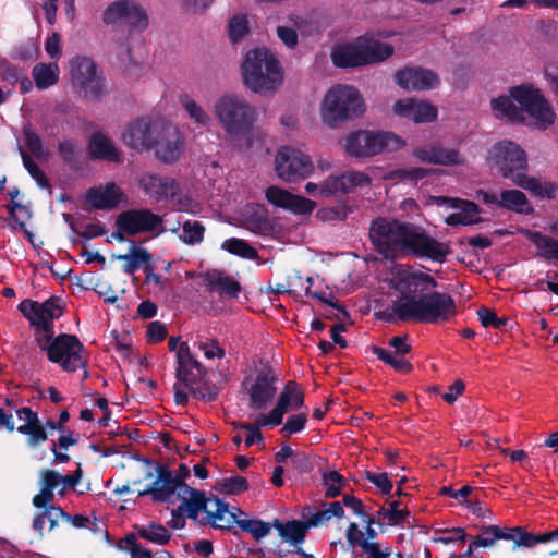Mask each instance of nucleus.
Segmentation results:
<instances>
[{"label":"nucleus","mask_w":558,"mask_h":558,"mask_svg":"<svg viewBox=\"0 0 558 558\" xmlns=\"http://www.w3.org/2000/svg\"><path fill=\"white\" fill-rule=\"evenodd\" d=\"M365 111L364 100L357 88L350 85H336L324 97L322 119L330 128L354 119Z\"/></svg>","instance_id":"6"},{"label":"nucleus","mask_w":558,"mask_h":558,"mask_svg":"<svg viewBox=\"0 0 558 558\" xmlns=\"http://www.w3.org/2000/svg\"><path fill=\"white\" fill-rule=\"evenodd\" d=\"M499 208L524 216L534 214V207L527 196L515 189L502 190L499 193Z\"/></svg>","instance_id":"32"},{"label":"nucleus","mask_w":558,"mask_h":558,"mask_svg":"<svg viewBox=\"0 0 558 558\" xmlns=\"http://www.w3.org/2000/svg\"><path fill=\"white\" fill-rule=\"evenodd\" d=\"M23 71L4 58H0V78L8 85L14 86L21 80Z\"/></svg>","instance_id":"59"},{"label":"nucleus","mask_w":558,"mask_h":558,"mask_svg":"<svg viewBox=\"0 0 558 558\" xmlns=\"http://www.w3.org/2000/svg\"><path fill=\"white\" fill-rule=\"evenodd\" d=\"M163 218L148 208H132L120 213L116 226L126 232L128 236L141 233L162 232Z\"/></svg>","instance_id":"13"},{"label":"nucleus","mask_w":558,"mask_h":558,"mask_svg":"<svg viewBox=\"0 0 558 558\" xmlns=\"http://www.w3.org/2000/svg\"><path fill=\"white\" fill-rule=\"evenodd\" d=\"M88 154L94 160H104L119 163L122 161L120 151L112 141L102 132L92 133L88 140Z\"/></svg>","instance_id":"29"},{"label":"nucleus","mask_w":558,"mask_h":558,"mask_svg":"<svg viewBox=\"0 0 558 558\" xmlns=\"http://www.w3.org/2000/svg\"><path fill=\"white\" fill-rule=\"evenodd\" d=\"M404 305H409L408 295L407 293H400V296L392 302V306L390 308L375 312L374 315L377 319L390 324H393L397 320L412 322V318L405 317L402 313Z\"/></svg>","instance_id":"44"},{"label":"nucleus","mask_w":558,"mask_h":558,"mask_svg":"<svg viewBox=\"0 0 558 558\" xmlns=\"http://www.w3.org/2000/svg\"><path fill=\"white\" fill-rule=\"evenodd\" d=\"M205 227L199 221L186 220L182 225L180 240L187 245L199 244L204 240Z\"/></svg>","instance_id":"48"},{"label":"nucleus","mask_w":558,"mask_h":558,"mask_svg":"<svg viewBox=\"0 0 558 558\" xmlns=\"http://www.w3.org/2000/svg\"><path fill=\"white\" fill-rule=\"evenodd\" d=\"M508 92V95L490 100L492 110L497 118L523 123L526 113L539 130H546L555 123L554 108L539 88L533 84H520L510 87Z\"/></svg>","instance_id":"3"},{"label":"nucleus","mask_w":558,"mask_h":558,"mask_svg":"<svg viewBox=\"0 0 558 558\" xmlns=\"http://www.w3.org/2000/svg\"><path fill=\"white\" fill-rule=\"evenodd\" d=\"M207 369L191 353L187 342H181L177 354L175 378L183 383L193 398L213 402L219 396V387L206 379Z\"/></svg>","instance_id":"5"},{"label":"nucleus","mask_w":558,"mask_h":558,"mask_svg":"<svg viewBox=\"0 0 558 558\" xmlns=\"http://www.w3.org/2000/svg\"><path fill=\"white\" fill-rule=\"evenodd\" d=\"M209 292H218L221 296L238 298L241 284L233 277L226 275L223 270L211 269L203 275Z\"/></svg>","instance_id":"28"},{"label":"nucleus","mask_w":558,"mask_h":558,"mask_svg":"<svg viewBox=\"0 0 558 558\" xmlns=\"http://www.w3.org/2000/svg\"><path fill=\"white\" fill-rule=\"evenodd\" d=\"M23 134L25 143L35 158L44 159L48 156V153L44 149L40 136L32 129L31 124L23 128Z\"/></svg>","instance_id":"53"},{"label":"nucleus","mask_w":558,"mask_h":558,"mask_svg":"<svg viewBox=\"0 0 558 558\" xmlns=\"http://www.w3.org/2000/svg\"><path fill=\"white\" fill-rule=\"evenodd\" d=\"M123 196L122 190L114 182H109L88 189L86 202L94 209L111 210L118 207Z\"/></svg>","instance_id":"25"},{"label":"nucleus","mask_w":558,"mask_h":558,"mask_svg":"<svg viewBox=\"0 0 558 558\" xmlns=\"http://www.w3.org/2000/svg\"><path fill=\"white\" fill-rule=\"evenodd\" d=\"M307 423V414L299 413L294 415H290L282 428L280 429V434L283 437H290L293 434H298L304 430Z\"/></svg>","instance_id":"58"},{"label":"nucleus","mask_w":558,"mask_h":558,"mask_svg":"<svg viewBox=\"0 0 558 558\" xmlns=\"http://www.w3.org/2000/svg\"><path fill=\"white\" fill-rule=\"evenodd\" d=\"M396 114L409 119L415 123L433 122L438 117L436 106L427 101H416L415 99H400L393 105Z\"/></svg>","instance_id":"24"},{"label":"nucleus","mask_w":558,"mask_h":558,"mask_svg":"<svg viewBox=\"0 0 558 558\" xmlns=\"http://www.w3.org/2000/svg\"><path fill=\"white\" fill-rule=\"evenodd\" d=\"M213 501L215 502V510L207 511V515L202 517L198 522L201 525H211L215 529H219V525L227 524V518L229 513V505L223 499L213 495Z\"/></svg>","instance_id":"43"},{"label":"nucleus","mask_w":558,"mask_h":558,"mask_svg":"<svg viewBox=\"0 0 558 558\" xmlns=\"http://www.w3.org/2000/svg\"><path fill=\"white\" fill-rule=\"evenodd\" d=\"M486 163L490 170H495L501 178L510 180L517 186L521 178L527 174L529 169L525 150L510 140L495 143L487 150Z\"/></svg>","instance_id":"7"},{"label":"nucleus","mask_w":558,"mask_h":558,"mask_svg":"<svg viewBox=\"0 0 558 558\" xmlns=\"http://www.w3.org/2000/svg\"><path fill=\"white\" fill-rule=\"evenodd\" d=\"M482 532L484 535H495V539H505V541H513L518 537V533L521 532V526L515 527H499L497 525H484L482 526Z\"/></svg>","instance_id":"60"},{"label":"nucleus","mask_w":558,"mask_h":558,"mask_svg":"<svg viewBox=\"0 0 558 558\" xmlns=\"http://www.w3.org/2000/svg\"><path fill=\"white\" fill-rule=\"evenodd\" d=\"M20 155L23 161L24 168L27 170L32 179H34L40 189H51L50 181L46 177L45 172L38 167V165L31 158V156L20 147Z\"/></svg>","instance_id":"49"},{"label":"nucleus","mask_w":558,"mask_h":558,"mask_svg":"<svg viewBox=\"0 0 558 558\" xmlns=\"http://www.w3.org/2000/svg\"><path fill=\"white\" fill-rule=\"evenodd\" d=\"M283 396H286L287 400V411L298 410L304 405V392L294 380H289L286 384L279 398H282Z\"/></svg>","instance_id":"51"},{"label":"nucleus","mask_w":558,"mask_h":558,"mask_svg":"<svg viewBox=\"0 0 558 558\" xmlns=\"http://www.w3.org/2000/svg\"><path fill=\"white\" fill-rule=\"evenodd\" d=\"M215 113L223 130L232 136L250 134L256 120L255 109L235 95L221 97L216 104Z\"/></svg>","instance_id":"8"},{"label":"nucleus","mask_w":558,"mask_h":558,"mask_svg":"<svg viewBox=\"0 0 558 558\" xmlns=\"http://www.w3.org/2000/svg\"><path fill=\"white\" fill-rule=\"evenodd\" d=\"M308 527L305 522L300 520H290L286 522V529L282 531L281 538L290 545L301 547L300 545L305 541Z\"/></svg>","instance_id":"45"},{"label":"nucleus","mask_w":558,"mask_h":558,"mask_svg":"<svg viewBox=\"0 0 558 558\" xmlns=\"http://www.w3.org/2000/svg\"><path fill=\"white\" fill-rule=\"evenodd\" d=\"M20 418L24 417L26 424L16 427V430L27 436V445L29 448H36L48 439V434L39 421L38 413L29 407H23L16 411Z\"/></svg>","instance_id":"26"},{"label":"nucleus","mask_w":558,"mask_h":558,"mask_svg":"<svg viewBox=\"0 0 558 558\" xmlns=\"http://www.w3.org/2000/svg\"><path fill=\"white\" fill-rule=\"evenodd\" d=\"M396 83L407 90H429L439 85L438 75L421 66L404 68L397 71Z\"/></svg>","instance_id":"21"},{"label":"nucleus","mask_w":558,"mask_h":558,"mask_svg":"<svg viewBox=\"0 0 558 558\" xmlns=\"http://www.w3.org/2000/svg\"><path fill=\"white\" fill-rule=\"evenodd\" d=\"M286 396L279 398L276 407L268 413L262 414L256 418V423L260 426L276 427L282 423L283 415L287 413Z\"/></svg>","instance_id":"50"},{"label":"nucleus","mask_w":558,"mask_h":558,"mask_svg":"<svg viewBox=\"0 0 558 558\" xmlns=\"http://www.w3.org/2000/svg\"><path fill=\"white\" fill-rule=\"evenodd\" d=\"M477 316L482 326L485 328L492 327L501 330L509 323L507 317H498L495 312L484 306L477 310Z\"/></svg>","instance_id":"57"},{"label":"nucleus","mask_w":558,"mask_h":558,"mask_svg":"<svg viewBox=\"0 0 558 558\" xmlns=\"http://www.w3.org/2000/svg\"><path fill=\"white\" fill-rule=\"evenodd\" d=\"M438 206L448 205L452 209H459L458 213L450 214L445 223L448 226H471L483 222V218L474 217L482 211L481 207L468 199L457 197L439 196L435 198Z\"/></svg>","instance_id":"18"},{"label":"nucleus","mask_w":558,"mask_h":558,"mask_svg":"<svg viewBox=\"0 0 558 558\" xmlns=\"http://www.w3.org/2000/svg\"><path fill=\"white\" fill-rule=\"evenodd\" d=\"M403 141L390 132L356 131L352 132L345 142L348 155L363 158L376 156L385 150H396Z\"/></svg>","instance_id":"10"},{"label":"nucleus","mask_w":558,"mask_h":558,"mask_svg":"<svg viewBox=\"0 0 558 558\" xmlns=\"http://www.w3.org/2000/svg\"><path fill=\"white\" fill-rule=\"evenodd\" d=\"M364 65L375 64L387 60L393 54V47L377 39L359 38Z\"/></svg>","instance_id":"34"},{"label":"nucleus","mask_w":558,"mask_h":558,"mask_svg":"<svg viewBox=\"0 0 558 558\" xmlns=\"http://www.w3.org/2000/svg\"><path fill=\"white\" fill-rule=\"evenodd\" d=\"M185 111L193 118L198 124L206 126L211 122L210 117L204 111V109L197 105L194 100L187 99L183 102Z\"/></svg>","instance_id":"63"},{"label":"nucleus","mask_w":558,"mask_h":558,"mask_svg":"<svg viewBox=\"0 0 558 558\" xmlns=\"http://www.w3.org/2000/svg\"><path fill=\"white\" fill-rule=\"evenodd\" d=\"M165 122L163 119H136L124 131L123 142L134 149H151L154 140H156Z\"/></svg>","instance_id":"14"},{"label":"nucleus","mask_w":558,"mask_h":558,"mask_svg":"<svg viewBox=\"0 0 558 558\" xmlns=\"http://www.w3.org/2000/svg\"><path fill=\"white\" fill-rule=\"evenodd\" d=\"M521 233L537 248V256L558 260V240L539 231L523 229Z\"/></svg>","instance_id":"35"},{"label":"nucleus","mask_w":558,"mask_h":558,"mask_svg":"<svg viewBox=\"0 0 558 558\" xmlns=\"http://www.w3.org/2000/svg\"><path fill=\"white\" fill-rule=\"evenodd\" d=\"M368 239L374 251L385 260L401 255L442 264L451 253L448 242H439L422 227L396 218L376 217L369 223Z\"/></svg>","instance_id":"1"},{"label":"nucleus","mask_w":558,"mask_h":558,"mask_svg":"<svg viewBox=\"0 0 558 558\" xmlns=\"http://www.w3.org/2000/svg\"><path fill=\"white\" fill-rule=\"evenodd\" d=\"M142 191L157 202L163 199H177L180 192V185L173 178L157 173H143L138 180Z\"/></svg>","instance_id":"20"},{"label":"nucleus","mask_w":558,"mask_h":558,"mask_svg":"<svg viewBox=\"0 0 558 558\" xmlns=\"http://www.w3.org/2000/svg\"><path fill=\"white\" fill-rule=\"evenodd\" d=\"M31 327L34 328V341L36 345L43 350L45 347H47L50 341H53L57 336H54V319H45L43 318H35L32 316L25 317Z\"/></svg>","instance_id":"39"},{"label":"nucleus","mask_w":558,"mask_h":558,"mask_svg":"<svg viewBox=\"0 0 558 558\" xmlns=\"http://www.w3.org/2000/svg\"><path fill=\"white\" fill-rule=\"evenodd\" d=\"M248 488H250V485H248L247 480L245 477L239 476V475H234V476L225 478L219 484L220 493L227 494V495H239L241 493L248 490Z\"/></svg>","instance_id":"56"},{"label":"nucleus","mask_w":558,"mask_h":558,"mask_svg":"<svg viewBox=\"0 0 558 558\" xmlns=\"http://www.w3.org/2000/svg\"><path fill=\"white\" fill-rule=\"evenodd\" d=\"M60 299L51 296L45 302L39 303L31 299H24L17 306V310L24 317L58 319L63 315V307L59 304Z\"/></svg>","instance_id":"27"},{"label":"nucleus","mask_w":558,"mask_h":558,"mask_svg":"<svg viewBox=\"0 0 558 558\" xmlns=\"http://www.w3.org/2000/svg\"><path fill=\"white\" fill-rule=\"evenodd\" d=\"M134 530L141 538L156 545H166L171 539V532L160 523L150 522L147 525H134Z\"/></svg>","instance_id":"40"},{"label":"nucleus","mask_w":558,"mask_h":558,"mask_svg":"<svg viewBox=\"0 0 558 558\" xmlns=\"http://www.w3.org/2000/svg\"><path fill=\"white\" fill-rule=\"evenodd\" d=\"M32 75L37 88L46 89L58 82L59 68L56 63H38L33 68Z\"/></svg>","instance_id":"42"},{"label":"nucleus","mask_w":558,"mask_h":558,"mask_svg":"<svg viewBox=\"0 0 558 558\" xmlns=\"http://www.w3.org/2000/svg\"><path fill=\"white\" fill-rule=\"evenodd\" d=\"M331 61L336 68L348 69L363 66L365 59L362 58L360 41L336 46L331 51Z\"/></svg>","instance_id":"31"},{"label":"nucleus","mask_w":558,"mask_h":558,"mask_svg":"<svg viewBox=\"0 0 558 558\" xmlns=\"http://www.w3.org/2000/svg\"><path fill=\"white\" fill-rule=\"evenodd\" d=\"M437 170L434 168L424 167H412V168H399L391 170L387 174V179L396 180L400 182L417 183L418 181L436 174Z\"/></svg>","instance_id":"41"},{"label":"nucleus","mask_w":558,"mask_h":558,"mask_svg":"<svg viewBox=\"0 0 558 558\" xmlns=\"http://www.w3.org/2000/svg\"><path fill=\"white\" fill-rule=\"evenodd\" d=\"M275 170L282 181L292 183L310 177L314 170V165L310 156L302 150L283 146L276 155Z\"/></svg>","instance_id":"11"},{"label":"nucleus","mask_w":558,"mask_h":558,"mask_svg":"<svg viewBox=\"0 0 558 558\" xmlns=\"http://www.w3.org/2000/svg\"><path fill=\"white\" fill-rule=\"evenodd\" d=\"M235 524L241 531L250 533L255 541H260L266 537L270 531L271 525L259 519H238L235 513H229L226 525H219V530H230Z\"/></svg>","instance_id":"33"},{"label":"nucleus","mask_w":558,"mask_h":558,"mask_svg":"<svg viewBox=\"0 0 558 558\" xmlns=\"http://www.w3.org/2000/svg\"><path fill=\"white\" fill-rule=\"evenodd\" d=\"M248 31V20L246 15H234L230 19L228 23V35L233 44L241 41Z\"/></svg>","instance_id":"54"},{"label":"nucleus","mask_w":558,"mask_h":558,"mask_svg":"<svg viewBox=\"0 0 558 558\" xmlns=\"http://www.w3.org/2000/svg\"><path fill=\"white\" fill-rule=\"evenodd\" d=\"M137 533H130L120 539L118 547L124 551H128L131 558H151L153 553L147 548H143L137 543Z\"/></svg>","instance_id":"52"},{"label":"nucleus","mask_w":558,"mask_h":558,"mask_svg":"<svg viewBox=\"0 0 558 558\" xmlns=\"http://www.w3.org/2000/svg\"><path fill=\"white\" fill-rule=\"evenodd\" d=\"M275 381L276 376L270 368L263 369L256 375L255 381L248 391L252 410L266 409L267 404L272 401L277 392Z\"/></svg>","instance_id":"23"},{"label":"nucleus","mask_w":558,"mask_h":558,"mask_svg":"<svg viewBox=\"0 0 558 558\" xmlns=\"http://www.w3.org/2000/svg\"><path fill=\"white\" fill-rule=\"evenodd\" d=\"M114 258L125 262L122 269L128 275H133L142 267H146L151 262V254L136 243H132L129 254L117 255Z\"/></svg>","instance_id":"37"},{"label":"nucleus","mask_w":558,"mask_h":558,"mask_svg":"<svg viewBox=\"0 0 558 558\" xmlns=\"http://www.w3.org/2000/svg\"><path fill=\"white\" fill-rule=\"evenodd\" d=\"M362 551L365 558H389L391 556V547H381L378 542H363Z\"/></svg>","instance_id":"64"},{"label":"nucleus","mask_w":558,"mask_h":558,"mask_svg":"<svg viewBox=\"0 0 558 558\" xmlns=\"http://www.w3.org/2000/svg\"><path fill=\"white\" fill-rule=\"evenodd\" d=\"M156 478L149 487L138 492V496L150 495L156 502L169 501L179 489L173 472L166 464H155Z\"/></svg>","instance_id":"22"},{"label":"nucleus","mask_w":558,"mask_h":558,"mask_svg":"<svg viewBox=\"0 0 558 558\" xmlns=\"http://www.w3.org/2000/svg\"><path fill=\"white\" fill-rule=\"evenodd\" d=\"M71 75L74 85L85 98L99 100L104 94V78L98 74L97 64L88 57L76 56L71 61Z\"/></svg>","instance_id":"12"},{"label":"nucleus","mask_w":558,"mask_h":558,"mask_svg":"<svg viewBox=\"0 0 558 558\" xmlns=\"http://www.w3.org/2000/svg\"><path fill=\"white\" fill-rule=\"evenodd\" d=\"M518 186L529 191L539 198L555 199L558 194V184L541 178L525 175L518 182Z\"/></svg>","instance_id":"36"},{"label":"nucleus","mask_w":558,"mask_h":558,"mask_svg":"<svg viewBox=\"0 0 558 558\" xmlns=\"http://www.w3.org/2000/svg\"><path fill=\"white\" fill-rule=\"evenodd\" d=\"M221 247L230 254L240 256L245 259L254 260L258 257L257 250L242 239H228L222 243Z\"/></svg>","instance_id":"46"},{"label":"nucleus","mask_w":558,"mask_h":558,"mask_svg":"<svg viewBox=\"0 0 558 558\" xmlns=\"http://www.w3.org/2000/svg\"><path fill=\"white\" fill-rule=\"evenodd\" d=\"M5 207L12 220L17 223L20 228H24V220L31 217L28 208L15 199H11Z\"/></svg>","instance_id":"61"},{"label":"nucleus","mask_w":558,"mask_h":558,"mask_svg":"<svg viewBox=\"0 0 558 558\" xmlns=\"http://www.w3.org/2000/svg\"><path fill=\"white\" fill-rule=\"evenodd\" d=\"M316 203L312 199L293 194L287 210L296 215H306L314 210Z\"/></svg>","instance_id":"62"},{"label":"nucleus","mask_w":558,"mask_h":558,"mask_svg":"<svg viewBox=\"0 0 558 558\" xmlns=\"http://www.w3.org/2000/svg\"><path fill=\"white\" fill-rule=\"evenodd\" d=\"M372 179L368 174L361 171H347L340 175H329L319 187V194L323 196H333L339 193L349 194L355 187L369 185Z\"/></svg>","instance_id":"19"},{"label":"nucleus","mask_w":558,"mask_h":558,"mask_svg":"<svg viewBox=\"0 0 558 558\" xmlns=\"http://www.w3.org/2000/svg\"><path fill=\"white\" fill-rule=\"evenodd\" d=\"M265 197L275 207L288 209L290 201L293 197V194L279 186L271 185L266 189Z\"/></svg>","instance_id":"55"},{"label":"nucleus","mask_w":558,"mask_h":558,"mask_svg":"<svg viewBox=\"0 0 558 558\" xmlns=\"http://www.w3.org/2000/svg\"><path fill=\"white\" fill-rule=\"evenodd\" d=\"M323 485L326 487L325 497L336 498L341 495L347 480L338 471H325L322 473Z\"/></svg>","instance_id":"47"},{"label":"nucleus","mask_w":558,"mask_h":558,"mask_svg":"<svg viewBox=\"0 0 558 558\" xmlns=\"http://www.w3.org/2000/svg\"><path fill=\"white\" fill-rule=\"evenodd\" d=\"M102 21L107 25L122 21L129 26L140 29H144L148 25L145 10L133 0H118L110 3L104 12Z\"/></svg>","instance_id":"15"},{"label":"nucleus","mask_w":558,"mask_h":558,"mask_svg":"<svg viewBox=\"0 0 558 558\" xmlns=\"http://www.w3.org/2000/svg\"><path fill=\"white\" fill-rule=\"evenodd\" d=\"M182 147L183 141L179 129L171 122L166 121L151 145L156 158L163 163H173L180 158Z\"/></svg>","instance_id":"16"},{"label":"nucleus","mask_w":558,"mask_h":558,"mask_svg":"<svg viewBox=\"0 0 558 558\" xmlns=\"http://www.w3.org/2000/svg\"><path fill=\"white\" fill-rule=\"evenodd\" d=\"M437 280L429 274L404 269L392 279V288L399 293H407L409 305L402 313L414 323H447L458 313L454 299L446 292H438Z\"/></svg>","instance_id":"2"},{"label":"nucleus","mask_w":558,"mask_h":558,"mask_svg":"<svg viewBox=\"0 0 558 558\" xmlns=\"http://www.w3.org/2000/svg\"><path fill=\"white\" fill-rule=\"evenodd\" d=\"M412 157L421 162L445 167L464 163V158L458 149L446 147L440 142L416 146L412 150Z\"/></svg>","instance_id":"17"},{"label":"nucleus","mask_w":558,"mask_h":558,"mask_svg":"<svg viewBox=\"0 0 558 558\" xmlns=\"http://www.w3.org/2000/svg\"><path fill=\"white\" fill-rule=\"evenodd\" d=\"M58 153L63 163L71 171L77 172L83 169V150L74 140H64L59 142Z\"/></svg>","instance_id":"38"},{"label":"nucleus","mask_w":558,"mask_h":558,"mask_svg":"<svg viewBox=\"0 0 558 558\" xmlns=\"http://www.w3.org/2000/svg\"><path fill=\"white\" fill-rule=\"evenodd\" d=\"M242 75L245 86L260 95L275 92L283 83L282 68L266 48L247 51L242 63Z\"/></svg>","instance_id":"4"},{"label":"nucleus","mask_w":558,"mask_h":558,"mask_svg":"<svg viewBox=\"0 0 558 558\" xmlns=\"http://www.w3.org/2000/svg\"><path fill=\"white\" fill-rule=\"evenodd\" d=\"M47 359L59 364L62 371L74 373L87 366L86 349L75 335L59 333L53 341L45 347Z\"/></svg>","instance_id":"9"},{"label":"nucleus","mask_w":558,"mask_h":558,"mask_svg":"<svg viewBox=\"0 0 558 558\" xmlns=\"http://www.w3.org/2000/svg\"><path fill=\"white\" fill-rule=\"evenodd\" d=\"M178 497L182 500L179 506L186 513L187 518L192 520L198 521V515L202 511L206 514L207 511H210L208 504L213 501V496L207 497L206 494L199 489L186 486V490L179 493Z\"/></svg>","instance_id":"30"}]
</instances>
